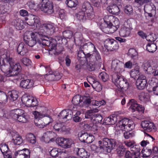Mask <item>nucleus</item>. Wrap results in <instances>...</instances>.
<instances>
[{
	"mask_svg": "<svg viewBox=\"0 0 158 158\" xmlns=\"http://www.w3.org/2000/svg\"><path fill=\"white\" fill-rule=\"evenodd\" d=\"M0 69L7 77H14L19 74L21 66L19 63L15 62L10 56L9 52L1 55L0 58Z\"/></svg>",
	"mask_w": 158,
	"mask_h": 158,
	"instance_id": "obj_1",
	"label": "nucleus"
},
{
	"mask_svg": "<svg viewBox=\"0 0 158 158\" xmlns=\"http://www.w3.org/2000/svg\"><path fill=\"white\" fill-rule=\"evenodd\" d=\"M111 69L115 73L112 76V81L118 88L122 90L126 91L129 88V84L127 80L123 78L120 74L124 71V63L117 59L112 60Z\"/></svg>",
	"mask_w": 158,
	"mask_h": 158,
	"instance_id": "obj_2",
	"label": "nucleus"
},
{
	"mask_svg": "<svg viewBox=\"0 0 158 158\" xmlns=\"http://www.w3.org/2000/svg\"><path fill=\"white\" fill-rule=\"evenodd\" d=\"M102 140L98 141L99 147L105 152H110L113 149L117 147L118 142L115 139L104 137Z\"/></svg>",
	"mask_w": 158,
	"mask_h": 158,
	"instance_id": "obj_3",
	"label": "nucleus"
},
{
	"mask_svg": "<svg viewBox=\"0 0 158 158\" xmlns=\"http://www.w3.org/2000/svg\"><path fill=\"white\" fill-rule=\"evenodd\" d=\"M62 38L60 36H57L55 38V39H50L48 37H45V39H43L41 41L38 42L37 44L39 48H43L44 46H49L52 49H54L56 46L55 42L57 43V44H59L60 42L62 40Z\"/></svg>",
	"mask_w": 158,
	"mask_h": 158,
	"instance_id": "obj_4",
	"label": "nucleus"
},
{
	"mask_svg": "<svg viewBox=\"0 0 158 158\" xmlns=\"http://www.w3.org/2000/svg\"><path fill=\"white\" fill-rule=\"evenodd\" d=\"M78 56L80 58L82 57H82L84 56L86 58H88L89 60L91 62H95L96 61L100 62L101 61V56L96 49H95L93 50L92 53H87L86 54L83 51L80 50L78 52Z\"/></svg>",
	"mask_w": 158,
	"mask_h": 158,
	"instance_id": "obj_5",
	"label": "nucleus"
},
{
	"mask_svg": "<svg viewBox=\"0 0 158 158\" xmlns=\"http://www.w3.org/2000/svg\"><path fill=\"white\" fill-rule=\"evenodd\" d=\"M41 35L39 32H31L30 34V35H26L25 33L23 37L24 41L26 44L27 45L30 47H33L36 44H37L38 41H41L43 39H42L41 40H39L37 42V40L38 38V36ZM37 49L38 50L41 49L42 48H39V46H38L37 44Z\"/></svg>",
	"mask_w": 158,
	"mask_h": 158,
	"instance_id": "obj_6",
	"label": "nucleus"
},
{
	"mask_svg": "<svg viewBox=\"0 0 158 158\" xmlns=\"http://www.w3.org/2000/svg\"><path fill=\"white\" fill-rule=\"evenodd\" d=\"M117 126L122 130L131 131L134 128L135 124L132 120L124 118L119 120L117 124Z\"/></svg>",
	"mask_w": 158,
	"mask_h": 158,
	"instance_id": "obj_7",
	"label": "nucleus"
},
{
	"mask_svg": "<svg viewBox=\"0 0 158 158\" xmlns=\"http://www.w3.org/2000/svg\"><path fill=\"white\" fill-rule=\"evenodd\" d=\"M42 29H40L38 32L41 35H44L45 33L52 35L56 32V27L54 24L51 23H46L43 24L42 26Z\"/></svg>",
	"mask_w": 158,
	"mask_h": 158,
	"instance_id": "obj_8",
	"label": "nucleus"
},
{
	"mask_svg": "<svg viewBox=\"0 0 158 158\" xmlns=\"http://www.w3.org/2000/svg\"><path fill=\"white\" fill-rule=\"evenodd\" d=\"M41 9L48 14H51L54 12L52 2L48 0H42Z\"/></svg>",
	"mask_w": 158,
	"mask_h": 158,
	"instance_id": "obj_9",
	"label": "nucleus"
},
{
	"mask_svg": "<svg viewBox=\"0 0 158 158\" xmlns=\"http://www.w3.org/2000/svg\"><path fill=\"white\" fill-rule=\"evenodd\" d=\"M56 142L57 144L64 148H70L72 144H74V141L71 139L64 138H56Z\"/></svg>",
	"mask_w": 158,
	"mask_h": 158,
	"instance_id": "obj_10",
	"label": "nucleus"
},
{
	"mask_svg": "<svg viewBox=\"0 0 158 158\" xmlns=\"http://www.w3.org/2000/svg\"><path fill=\"white\" fill-rule=\"evenodd\" d=\"M32 114L34 115L35 118H43L44 123L46 125H48L53 121L51 116L48 114L45 113L44 112H43L41 113L37 111H34L32 112Z\"/></svg>",
	"mask_w": 158,
	"mask_h": 158,
	"instance_id": "obj_11",
	"label": "nucleus"
},
{
	"mask_svg": "<svg viewBox=\"0 0 158 158\" xmlns=\"http://www.w3.org/2000/svg\"><path fill=\"white\" fill-rule=\"evenodd\" d=\"M130 106L129 108L130 110L133 112L136 111H143L144 110V107L141 105L137 103V102L134 99H131L129 100L127 104V106Z\"/></svg>",
	"mask_w": 158,
	"mask_h": 158,
	"instance_id": "obj_12",
	"label": "nucleus"
},
{
	"mask_svg": "<svg viewBox=\"0 0 158 158\" xmlns=\"http://www.w3.org/2000/svg\"><path fill=\"white\" fill-rule=\"evenodd\" d=\"M27 23L29 26H33L34 28L39 29L40 26V23L39 18L34 15H31L26 20Z\"/></svg>",
	"mask_w": 158,
	"mask_h": 158,
	"instance_id": "obj_13",
	"label": "nucleus"
},
{
	"mask_svg": "<svg viewBox=\"0 0 158 158\" xmlns=\"http://www.w3.org/2000/svg\"><path fill=\"white\" fill-rule=\"evenodd\" d=\"M114 18L112 15H106L104 18V22L101 23L100 28L102 31L105 33L104 29L110 27V25H112V23L114 21Z\"/></svg>",
	"mask_w": 158,
	"mask_h": 158,
	"instance_id": "obj_14",
	"label": "nucleus"
},
{
	"mask_svg": "<svg viewBox=\"0 0 158 158\" xmlns=\"http://www.w3.org/2000/svg\"><path fill=\"white\" fill-rule=\"evenodd\" d=\"M105 46L106 50V53L108 50L113 51L117 49L118 47V42L113 39H107L105 41Z\"/></svg>",
	"mask_w": 158,
	"mask_h": 158,
	"instance_id": "obj_15",
	"label": "nucleus"
},
{
	"mask_svg": "<svg viewBox=\"0 0 158 158\" xmlns=\"http://www.w3.org/2000/svg\"><path fill=\"white\" fill-rule=\"evenodd\" d=\"M137 88L139 90H143L147 85V80L146 77L142 75L139 76L136 82Z\"/></svg>",
	"mask_w": 158,
	"mask_h": 158,
	"instance_id": "obj_16",
	"label": "nucleus"
},
{
	"mask_svg": "<svg viewBox=\"0 0 158 158\" xmlns=\"http://www.w3.org/2000/svg\"><path fill=\"white\" fill-rule=\"evenodd\" d=\"M113 23H112V25H110L109 28H106V29H104L105 33L106 34H112L117 30L119 27V22L118 19H114Z\"/></svg>",
	"mask_w": 158,
	"mask_h": 158,
	"instance_id": "obj_17",
	"label": "nucleus"
},
{
	"mask_svg": "<svg viewBox=\"0 0 158 158\" xmlns=\"http://www.w3.org/2000/svg\"><path fill=\"white\" fill-rule=\"evenodd\" d=\"M73 112L70 109L64 110L58 115L60 119H67L68 120L71 119L73 117Z\"/></svg>",
	"mask_w": 158,
	"mask_h": 158,
	"instance_id": "obj_18",
	"label": "nucleus"
},
{
	"mask_svg": "<svg viewBox=\"0 0 158 158\" xmlns=\"http://www.w3.org/2000/svg\"><path fill=\"white\" fill-rule=\"evenodd\" d=\"M158 66L156 63L151 64L147 62L144 64V69L147 73L149 74H153L155 69H156Z\"/></svg>",
	"mask_w": 158,
	"mask_h": 158,
	"instance_id": "obj_19",
	"label": "nucleus"
},
{
	"mask_svg": "<svg viewBox=\"0 0 158 158\" xmlns=\"http://www.w3.org/2000/svg\"><path fill=\"white\" fill-rule=\"evenodd\" d=\"M74 153L82 158H89L90 154L83 148H75Z\"/></svg>",
	"mask_w": 158,
	"mask_h": 158,
	"instance_id": "obj_20",
	"label": "nucleus"
},
{
	"mask_svg": "<svg viewBox=\"0 0 158 158\" xmlns=\"http://www.w3.org/2000/svg\"><path fill=\"white\" fill-rule=\"evenodd\" d=\"M34 85V81L31 79H24L20 83V86L24 89H29L32 87Z\"/></svg>",
	"mask_w": 158,
	"mask_h": 158,
	"instance_id": "obj_21",
	"label": "nucleus"
},
{
	"mask_svg": "<svg viewBox=\"0 0 158 158\" xmlns=\"http://www.w3.org/2000/svg\"><path fill=\"white\" fill-rule=\"evenodd\" d=\"M142 128L144 130L148 131H151L152 129H155L154 123L148 121H142L141 123Z\"/></svg>",
	"mask_w": 158,
	"mask_h": 158,
	"instance_id": "obj_22",
	"label": "nucleus"
},
{
	"mask_svg": "<svg viewBox=\"0 0 158 158\" xmlns=\"http://www.w3.org/2000/svg\"><path fill=\"white\" fill-rule=\"evenodd\" d=\"M107 10L110 13L115 15H118L120 13L119 8L116 4L110 5L107 7Z\"/></svg>",
	"mask_w": 158,
	"mask_h": 158,
	"instance_id": "obj_23",
	"label": "nucleus"
},
{
	"mask_svg": "<svg viewBox=\"0 0 158 158\" xmlns=\"http://www.w3.org/2000/svg\"><path fill=\"white\" fill-rule=\"evenodd\" d=\"M22 110L20 109H16L11 110L10 113V116L12 119L16 121L18 118L19 116L22 114Z\"/></svg>",
	"mask_w": 158,
	"mask_h": 158,
	"instance_id": "obj_24",
	"label": "nucleus"
},
{
	"mask_svg": "<svg viewBox=\"0 0 158 158\" xmlns=\"http://www.w3.org/2000/svg\"><path fill=\"white\" fill-rule=\"evenodd\" d=\"M11 24L18 30H21L23 28V22L20 19L14 20Z\"/></svg>",
	"mask_w": 158,
	"mask_h": 158,
	"instance_id": "obj_25",
	"label": "nucleus"
},
{
	"mask_svg": "<svg viewBox=\"0 0 158 158\" xmlns=\"http://www.w3.org/2000/svg\"><path fill=\"white\" fill-rule=\"evenodd\" d=\"M33 98L29 96L24 95L22 96L21 101L23 103L25 104L27 106L30 107L32 106Z\"/></svg>",
	"mask_w": 158,
	"mask_h": 158,
	"instance_id": "obj_26",
	"label": "nucleus"
},
{
	"mask_svg": "<svg viewBox=\"0 0 158 158\" xmlns=\"http://www.w3.org/2000/svg\"><path fill=\"white\" fill-rule=\"evenodd\" d=\"M24 45L23 43L21 42L18 46L17 51L18 54L24 56L27 52V49L24 47Z\"/></svg>",
	"mask_w": 158,
	"mask_h": 158,
	"instance_id": "obj_27",
	"label": "nucleus"
},
{
	"mask_svg": "<svg viewBox=\"0 0 158 158\" xmlns=\"http://www.w3.org/2000/svg\"><path fill=\"white\" fill-rule=\"evenodd\" d=\"M104 123L106 125H113L117 121L116 116L113 114L110 116L104 119Z\"/></svg>",
	"mask_w": 158,
	"mask_h": 158,
	"instance_id": "obj_28",
	"label": "nucleus"
},
{
	"mask_svg": "<svg viewBox=\"0 0 158 158\" xmlns=\"http://www.w3.org/2000/svg\"><path fill=\"white\" fill-rule=\"evenodd\" d=\"M131 32V31L129 27L124 26L122 27L119 31V34L120 36L123 37L128 36Z\"/></svg>",
	"mask_w": 158,
	"mask_h": 158,
	"instance_id": "obj_29",
	"label": "nucleus"
},
{
	"mask_svg": "<svg viewBox=\"0 0 158 158\" xmlns=\"http://www.w3.org/2000/svg\"><path fill=\"white\" fill-rule=\"evenodd\" d=\"M8 98L6 94L0 90V106H4L7 102Z\"/></svg>",
	"mask_w": 158,
	"mask_h": 158,
	"instance_id": "obj_30",
	"label": "nucleus"
},
{
	"mask_svg": "<svg viewBox=\"0 0 158 158\" xmlns=\"http://www.w3.org/2000/svg\"><path fill=\"white\" fill-rule=\"evenodd\" d=\"M81 49V50L84 51L85 50H88L89 51H92L93 49H96L94 45L91 42H88L82 46H81L80 48Z\"/></svg>",
	"mask_w": 158,
	"mask_h": 158,
	"instance_id": "obj_31",
	"label": "nucleus"
},
{
	"mask_svg": "<svg viewBox=\"0 0 158 158\" xmlns=\"http://www.w3.org/2000/svg\"><path fill=\"white\" fill-rule=\"evenodd\" d=\"M81 97L79 95H76L73 97L72 99V102L75 105L82 107L83 106L81 102Z\"/></svg>",
	"mask_w": 158,
	"mask_h": 158,
	"instance_id": "obj_32",
	"label": "nucleus"
},
{
	"mask_svg": "<svg viewBox=\"0 0 158 158\" xmlns=\"http://www.w3.org/2000/svg\"><path fill=\"white\" fill-rule=\"evenodd\" d=\"M49 51L54 50L53 52H55L54 55H58L62 53L63 51L64 48L63 45L61 44H56V46L54 49H52L50 48H49Z\"/></svg>",
	"mask_w": 158,
	"mask_h": 158,
	"instance_id": "obj_33",
	"label": "nucleus"
},
{
	"mask_svg": "<svg viewBox=\"0 0 158 158\" xmlns=\"http://www.w3.org/2000/svg\"><path fill=\"white\" fill-rule=\"evenodd\" d=\"M81 10L85 12L87 11L88 12H92L93 10V9L89 2H85L82 5Z\"/></svg>",
	"mask_w": 158,
	"mask_h": 158,
	"instance_id": "obj_34",
	"label": "nucleus"
},
{
	"mask_svg": "<svg viewBox=\"0 0 158 158\" xmlns=\"http://www.w3.org/2000/svg\"><path fill=\"white\" fill-rule=\"evenodd\" d=\"M85 12V11L81 10L76 15L77 19L82 22H85L86 20V16Z\"/></svg>",
	"mask_w": 158,
	"mask_h": 158,
	"instance_id": "obj_35",
	"label": "nucleus"
},
{
	"mask_svg": "<svg viewBox=\"0 0 158 158\" xmlns=\"http://www.w3.org/2000/svg\"><path fill=\"white\" fill-rule=\"evenodd\" d=\"M95 114L94 110H88L85 113V118L89 119L91 122L92 123L93 118L95 117Z\"/></svg>",
	"mask_w": 158,
	"mask_h": 158,
	"instance_id": "obj_36",
	"label": "nucleus"
},
{
	"mask_svg": "<svg viewBox=\"0 0 158 158\" xmlns=\"http://www.w3.org/2000/svg\"><path fill=\"white\" fill-rule=\"evenodd\" d=\"M54 129L58 131H65L66 128L65 126L62 123H56L54 126Z\"/></svg>",
	"mask_w": 158,
	"mask_h": 158,
	"instance_id": "obj_37",
	"label": "nucleus"
},
{
	"mask_svg": "<svg viewBox=\"0 0 158 158\" xmlns=\"http://www.w3.org/2000/svg\"><path fill=\"white\" fill-rule=\"evenodd\" d=\"M81 100L83 105L82 107L89 105L91 103H92V102L93 101H91V99L90 98V97L85 96L81 97Z\"/></svg>",
	"mask_w": 158,
	"mask_h": 158,
	"instance_id": "obj_38",
	"label": "nucleus"
},
{
	"mask_svg": "<svg viewBox=\"0 0 158 158\" xmlns=\"http://www.w3.org/2000/svg\"><path fill=\"white\" fill-rule=\"evenodd\" d=\"M143 154L142 157L143 158H148L152 154V152L151 149H145L143 148L141 151Z\"/></svg>",
	"mask_w": 158,
	"mask_h": 158,
	"instance_id": "obj_39",
	"label": "nucleus"
},
{
	"mask_svg": "<svg viewBox=\"0 0 158 158\" xmlns=\"http://www.w3.org/2000/svg\"><path fill=\"white\" fill-rule=\"evenodd\" d=\"M147 50L150 52L153 53L157 49V46L156 44L152 43H148L147 45Z\"/></svg>",
	"mask_w": 158,
	"mask_h": 158,
	"instance_id": "obj_40",
	"label": "nucleus"
},
{
	"mask_svg": "<svg viewBox=\"0 0 158 158\" xmlns=\"http://www.w3.org/2000/svg\"><path fill=\"white\" fill-rule=\"evenodd\" d=\"M27 151L30 152V151L27 148H24L22 150H18L15 153L14 158H19L22 156L24 155V154H25V153Z\"/></svg>",
	"mask_w": 158,
	"mask_h": 158,
	"instance_id": "obj_41",
	"label": "nucleus"
},
{
	"mask_svg": "<svg viewBox=\"0 0 158 158\" xmlns=\"http://www.w3.org/2000/svg\"><path fill=\"white\" fill-rule=\"evenodd\" d=\"M60 149L56 148H53L50 152V155L53 157L59 156L60 155Z\"/></svg>",
	"mask_w": 158,
	"mask_h": 158,
	"instance_id": "obj_42",
	"label": "nucleus"
},
{
	"mask_svg": "<svg viewBox=\"0 0 158 158\" xmlns=\"http://www.w3.org/2000/svg\"><path fill=\"white\" fill-rule=\"evenodd\" d=\"M26 138L27 140L31 143H35L36 142L35 137L33 134L30 133L27 134Z\"/></svg>",
	"mask_w": 158,
	"mask_h": 158,
	"instance_id": "obj_43",
	"label": "nucleus"
},
{
	"mask_svg": "<svg viewBox=\"0 0 158 158\" xmlns=\"http://www.w3.org/2000/svg\"><path fill=\"white\" fill-rule=\"evenodd\" d=\"M84 125L83 126V129L86 131H89L92 130L93 128L96 127V125H94L93 123H90L88 124L86 122H84Z\"/></svg>",
	"mask_w": 158,
	"mask_h": 158,
	"instance_id": "obj_44",
	"label": "nucleus"
},
{
	"mask_svg": "<svg viewBox=\"0 0 158 158\" xmlns=\"http://www.w3.org/2000/svg\"><path fill=\"white\" fill-rule=\"evenodd\" d=\"M9 93L11 101H15L18 98V92L17 91L13 90L9 92Z\"/></svg>",
	"mask_w": 158,
	"mask_h": 158,
	"instance_id": "obj_45",
	"label": "nucleus"
},
{
	"mask_svg": "<svg viewBox=\"0 0 158 158\" xmlns=\"http://www.w3.org/2000/svg\"><path fill=\"white\" fill-rule=\"evenodd\" d=\"M65 3L69 7L72 8L76 6L77 1V0H66Z\"/></svg>",
	"mask_w": 158,
	"mask_h": 158,
	"instance_id": "obj_46",
	"label": "nucleus"
},
{
	"mask_svg": "<svg viewBox=\"0 0 158 158\" xmlns=\"http://www.w3.org/2000/svg\"><path fill=\"white\" fill-rule=\"evenodd\" d=\"M99 77L103 82H106L109 78V75L105 72H101L99 75Z\"/></svg>",
	"mask_w": 158,
	"mask_h": 158,
	"instance_id": "obj_47",
	"label": "nucleus"
},
{
	"mask_svg": "<svg viewBox=\"0 0 158 158\" xmlns=\"http://www.w3.org/2000/svg\"><path fill=\"white\" fill-rule=\"evenodd\" d=\"M128 55L132 58L135 59L137 58V52L134 48L130 49L128 50Z\"/></svg>",
	"mask_w": 158,
	"mask_h": 158,
	"instance_id": "obj_48",
	"label": "nucleus"
},
{
	"mask_svg": "<svg viewBox=\"0 0 158 158\" xmlns=\"http://www.w3.org/2000/svg\"><path fill=\"white\" fill-rule=\"evenodd\" d=\"M22 114L20 115L18 117V118L16 121H18L20 122L23 123H25L27 121V119L26 117V116L24 114V111L22 110V112H21Z\"/></svg>",
	"mask_w": 158,
	"mask_h": 158,
	"instance_id": "obj_49",
	"label": "nucleus"
},
{
	"mask_svg": "<svg viewBox=\"0 0 158 158\" xmlns=\"http://www.w3.org/2000/svg\"><path fill=\"white\" fill-rule=\"evenodd\" d=\"M126 149L123 146H119L117 148V152L118 156H122L125 152Z\"/></svg>",
	"mask_w": 158,
	"mask_h": 158,
	"instance_id": "obj_50",
	"label": "nucleus"
},
{
	"mask_svg": "<svg viewBox=\"0 0 158 158\" xmlns=\"http://www.w3.org/2000/svg\"><path fill=\"white\" fill-rule=\"evenodd\" d=\"M95 117L93 118L92 123H100L102 119V117L99 114H95Z\"/></svg>",
	"mask_w": 158,
	"mask_h": 158,
	"instance_id": "obj_51",
	"label": "nucleus"
},
{
	"mask_svg": "<svg viewBox=\"0 0 158 158\" xmlns=\"http://www.w3.org/2000/svg\"><path fill=\"white\" fill-rule=\"evenodd\" d=\"M72 32L69 30H66L63 32V35L64 38L70 39L73 36Z\"/></svg>",
	"mask_w": 158,
	"mask_h": 158,
	"instance_id": "obj_52",
	"label": "nucleus"
},
{
	"mask_svg": "<svg viewBox=\"0 0 158 158\" xmlns=\"http://www.w3.org/2000/svg\"><path fill=\"white\" fill-rule=\"evenodd\" d=\"M20 61L26 66H29L31 65V61L26 57L23 58L20 60Z\"/></svg>",
	"mask_w": 158,
	"mask_h": 158,
	"instance_id": "obj_53",
	"label": "nucleus"
},
{
	"mask_svg": "<svg viewBox=\"0 0 158 158\" xmlns=\"http://www.w3.org/2000/svg\"><path fill=\"white\" fill-rule=\"evenodd\" d=\"M131 151L133 152L132 153H135L137 154V153H140L139 152L140 149L139 145L134 144L133 146L130 148Z\"/></svg>",
	"mask_w": 158,
	"mask_h": 158,
	"instance_id": "obj_54",
	"label": "nucleus"
},
{
	"mask_svg": "<svg viewBox=\"0 0 158 158\" xmlns=\"http://www.w3.org/2000/svg\"><path fill=\"white\" fill-rule=\"evenodd\" d=\"M133 9L132 6H126L124 8V13L128 15H131L133 13Z\"/></svg>",
	"mask_w": 158,
	"mask_h": 158,
	"instance_id": "obj_55",
	"label": "nucleus"
},
{
	"mask_svg": "<svg viewBox=\"0 0 158 158\" xmlns=\"http://www.w3.org/2000/svg\"><path fill=\"white\" fill-rule=\"evenodd\" d=\"M12 141L15 145H19L22 143L23 139L21 136H19L17 137L15 139H13Z\"/></svg>",
	"mask_w": 158,
	"mask_h": 158,
	"instance_id": "obj_56",
	"label": "nucleus"
},
{
	"mask_svg": "<svg viewBox=\"0 0 158 158\" xmlns=\"http://www.w3.org/2000/svg\"><path fill=\"white\" fill-rule=\"evenodd\" d=\"M0 149L2 153L4 154L5 152L6 153L9 148L7 145L5 144L2 143L0 145Z\"/></svg>",
	"mask_w": 158,
	"mask_h": 158,
	"instance_id": "obj_57",
	"label": "nucleus"
},
{
	"mask_svg": "<svg viewBox=\"0 0 158 158\" xmlns=\"http://www.w3.org/2000/svg\"><path fill=\"white\" fill-rule=\"evenodd\" d=\"M29 8L31 10L35 11L37 9V5L35 3V2L33 1H31L27 3Z\"/></svg>",
	"mask_w": 158,
	"mask_h": 158,
	"instance_id": "obj_58",
	"label": "nucleus"
},
{
	"mask_svg": "<svg viewBox=\"0 0 158 158\" xmlns=\"http://www.w3.org/2000/svg\"><path fill=\"white\" fill-rule=\"evenodd\" d=\"M74 40L81 42L83 41L81 33L77 32L74 35Z\"/></svg>",
	"mask_w": 158,
	"mask_h": 158,
	"instance_id": "obj_59",
	"label": "nucleus"
},
{
	"mask_svg": "<svg viewBox=\"0 0 158 158\" xmlns=\"http://www.w3.org/2000/svg\"><path fill=\"white\" fill-rule=\"evenodd\" d=\"M105 104V102L104 100H102L100 101H93L92 102V104L93 106L99 107L101 105H103Z\"/></svg>",
	"mask_w": 158,
	"mask_h": 158,
	"instance_id": "obj_60",
	"label": "nucleus"
},
{
	"mask_svg": "<svg viewBox=\"0 0 158 158\" xmlns=\"http://www.w3.org/2000/svg\"><path fill=\"white\" fill-rule=\"evenodd\" d=\"M89 135L87 132L82 133L81 136L79 137V140L82 142L85 143L88 136Z\"/></svg>",
	"mask_w": 158,
	"mask_h": 158,
	"instance_id": "obj_61",
	"label": "nucleus"
},
{
	"mask_svg": "<svg viewBox=\"0 0 158 158\" xmlns=\"http://www.w3.org/2000/svg\"><path fill=\"white\" fill-rule=\"evenodd\" d=\"M152 0H135V2L140 6H142L144 4H147L148 3L151 2Z\"/></svg>",
	"mask_w": 158,
	"mask_h": 158,
	"instance_id": "obj_62",
	"label": "nucleus"
},
{
	"mask_svg": "<svg viewBox=\"0 0 158 158\" xmlns=\"http://www.w3.org/2000/svg\"><path fill=\"white\" fill-rule=\"evenodd\" d=\"M54 75L53 73L47 74L44 75V78L45 79L48 81H55V79L54 78Z\"/></svg>",
	"mask_w": 158,
	"mask_h": 158,
	"instance_id": "obj_63",
	"label": "nucleus"
},
{
	"mask_svg": "<svg viewBox=\"0 0 158 158\" xmlns=\"http://www.w3.org/2000/svg\"><path fill=\"white\" fill-rule=\"evenodd\" d=\"M139 70L138 69H132L130 72V76L131 77L135 78L136 76L139 75Z\"/></svg>",
	"mask_w": 158,
	"mask_h": 158,
	"instance_id": "obj_64",
	"label": "nucleus"
}]
</instances>
